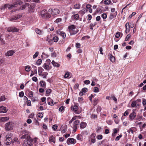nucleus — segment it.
Here are the masks:
<instances>
[{"mask_svg":"<svg viewBox=\"0 0 146 146\" xmlns=\"http://www.w3.org/2000/svg\"><path fill=\"white\" fill-rule=\"evenodd\" d=\"M122 135H119L117 136L115 139V140L116 141H118L120 138L121 137Z\"/></svg>","mask_w":146,"mask_h":146,"instance_id":"864d4df0","label":"nucleus"},{"mask_svg":"<svg viewBox=\"0 0 146 146\" xmlns=\"http://www.w3.org/2000/svg\"><path fill=\"white\" fill-rule=\"evenodd\" d=\"M111 98L113 100H114V101L116 102L117 103V99L115 97L113 96H111Z\"/></svg>","mask_w":146,"mask_h":146,"instance_id":"bf43d9fd","label":"nucleus"},{"mask_svg":"<svg viewBox=\"0 0 146 146\" xmlns=\"http://www.w3.org/2000/svg\"><path fill=\"white\" fill-rule=\"evenodd\" d=\"M97 24L96 22H95L94 23H92L90 24V29L91 30H93V27H94V26L96 25Z\"/></svg>","mask_w":146,"mask_h":146,"instance_id":"c85d7f7f","label":"nucleus"},{"mask_svg":"<svg viewBox=\"0 0 146 146\" xmlns=\"http://www.w3.org/2000/svg\"><path fill=\"white\" fill-rule=\"evenodd\" d=\"M96 134L93 133L90 136V139H91V141L93 143H94L96 142Z\"/></svg>","mask_w":146,"mask_h":146,"instance_id":"9b49d317","label":"nucleus"},{"mask_svg":"<svg viewBox=\"0 0 146 146\" xmlns=\"http://www.w3.org/2000/svg\"><path fill=\"white\" fill-rule=\"evenodd\" d=\"M80 123V121L78 120H76L73 122V126L72 127L74 129L75 131H76L78 125Z\"/></svg>","mask_w":146,"mask_h":146,"instance_id":"9d476101","label":"nucleus"},{"mask_svg":"<svg viewBox=\"0 0 146 146\" xmlns=\"http://www.w3.org/2000/svg\"><path fill=\"white\" fill-rule=\"evenodd\" d=\"M5 99V95H3L0 96V102L4 101Z\"/></svg>","mask_w":146,"mask_h":146,"instance_id":"f704fd0d","label":"nucleus"},{"mask_svg":"<svg viewBox=\"0 0 146 146\" xmlns=\"http://www.w3.org/2000/svg\"><path fill=\"white\" fill-rule=\"evenodd\" d=\"M21 134L22 136L20 137V138L24 139V143H27L29 146H31L33 140L29 135L27 131L23 130L21 132Z\"/></svg>","mask_w":146,"mask_h":146,"instance_id":"f257e3e1","label":"nucleus"},{"mask_svg":"<svg viewBox=\"0 0 146 146\" xmlns=\"http://www.w3.org/2000/svg\"><path fill=\"white\" fill-rule=\"evenodd\" d=\"M58 126L57 125H54L52 126V128L54 131H55L57 128Z\"/></svg>","mask_w":146,"mask_h":146,"instance_id":"3c124183","label":"nucleus"},{"mask_svg":"<svg viewBox=\"0 0 146 146\" xmlns=\"http://www.w3.org/2000/svg\"><path fill=\"white\" fill-rule=\"evenodd\" d=\"M38 51L36 52L35 54L33 55V58L34 59L36 58L38 56Z\"/></svg>","mask_w":146,"mask_h":146,"instance_id":"79ce46f5","label":"nucleus"},{"mask_svg":"<svg viewBox=\"0 0 146 146\" xmlns=\"http://www.w3.org/2000/svg\"><path fill=\"white\" fill-rule=\"evenodd\" d=\"M43 69L41 67H39L38 69V75L39 76L41 75V74L42 73V72L43 71Z\"/></svg>","mask_w":146,"mask_h":146,"instance_id":"5701e85b","label":"nucleus"},{"mask_svg":"<svg viewBox=\"0 0 146 146\" xmlns=\"http://www.w3.org/2000/svg\"><path fill=\"white\" fill-rule=\"evenodd\" d=\"M49 139L50 141L53 142L54 143H55V138L53 135H51V136H50L49 137Z\"/></svg>","mask_w":146,"mask_h":146,"instance_id":"393cba45","label":"nucleus"},{"mask_svg":"<svg viewBox=\"0 0 146 146\" xmlns=\"http://www.w3.org/2000/svg\"><path fill=\"white\" fill-rule=\"evenodd\" d=\"M19 29L16 28L15 27H8L7 30L9 32H19Z\"/></svg>","mask_w":146,"mask_h":146,"instance_id":"6e6552de","label":"nucleus"},{"mask_svg":"<svg viewBox=\"0 0 146 146\" xmlns=\"http://www.w3.org/2000/svg\"><path fill=\"white\" fill-rule=\"evenodd\" d=\"M94 91L95 92H98L99 91L98 88L97 87H95L94 88Z\"/></svg>","mask_w":146,"mask_h":146,"instance_id":"09e8293b","label":"nucleus"},{"mask_svg":"<svg viewBox=\"0 0 146 146\" xmlns=\"http://www.w3.org/2000/svg\"><path fill=\"white\" fill-rule=\"evenodd\" d=\"M51 63L54 66V67H58L60 66V64H59L55 62L54 60H52Z\"/></svg>","mask_w":146,"mask_h":146,"instance_id":"412c9836","label":"nucleus"},{"mask_svg":"<svg viewBox=\"0 0 146 146\" xmlns=\"http://www.w3.org/2000/svg\"><path fill=\"white\" fill-rule=\"evenodd\" d=\"M66 143L68 145L74 144L76 143V141L74 138H69L67 139Z\"/></svg>","mask_w":146,"mask_h":146,"instance_id":"1a4fd4ad","label":"nucleus"},{"mask_svg":"<svg viewBox=\"0 0 146 146\" xmlns=\"http://www.w3.org/2000/svg\"><path fill=\"white\" fill-rule=\"evenodd\" d=\"M101 16L104 19H105L107 17V15L106 13H103L102 14Z\"/></svg>","mask_w":146,"mask_h":146,"instance_id":"8fccbe9b","label":"nucleus"},{"mask_svg":"<svg viewBox=\"0 0 146 146\" xmlns=\"http://www.w3.org/2000/svg\"><path fill=\"white\" fill-rule=\"evenodd\" d=\"M49 12H50L53 15H57L59 12V10H49Z\"/></svg>","mask_w":146,"mask_h":146,"instance_id":"ddd939ff","label":"nucleus"},{"mask_svg":"<svg viewBox=\"0 0 146 146\" xmlns=\"http://www.w3.org/2000/svg\"><path fill=\"white\" fill-rule=\"evenodd\" d=\"M121 33L120 32H117L116 33V34L115 36V37L116 38H118L120 36Z\"/></svg>","mask_w":146,"mask_h":146,"instance_id":"4d7b16f0","label":"nucleus"},{"mask_svg":"<svg viewBox=\"0 0 146 146\" xmlns=\"http://www.w3.org/2000/svg\"><path fill=\"white\" fill-rule=\"evenodd\" d=\"M13 124L12 122H9L5 124V129L6 130H11L13 129Z\"/></svg>","mask_w":146,"mask_h":146,"instance_id":"423d86ee","label":"nucleus"},{"mask_svg":"<svg viewBox=\"0 0 146 146\" xmlns=\"http://www.w3.org/2000/svg\"><path fill=\"white\" fill-rule=\"evenodd\" d=\"M42 67L45 70H48L49 69V66L48 65L46 64V63H45L43 65Z\"/></svg>","mask_w":146,"mask_h":146,"instance_id":"bb28decb","label":"nucleus"},{"mask_svg":"<svg viewBox=\"0 0 146 146\" xmlns=\"http://www.w3.org/2000/svg\"><path fill=\"white\" fill-rule=\"evenodd\" d=\"M76 139L80 141H82L83 140V136L80 134H78L76 136Z\"/></svg>","mask_w":146,"mask_h":146,"instance_id":"6ab92c4d","label":"nucleus"},{"mask_svg":"<svg viewBox=\"0 0 146 146\" xmlns=\"http://www.w3.org/2000/svg\"><path fill=\"white\" fill-rule=\"evenodd\" d=\"M110 0H106L104 1V3L106 5H109L111 3Z\"/></svg>","mask_w":146,"mask_h":146,"instance_id":"e433bc0d","label":"nucleus"},{"mask_svg":"<svg viewBox=\"0 0 146 146\" xmlns=\"http://www.w3.org/2000/svg\"><path fill=\"white\" fill-rule=\"evenodd\" d=\"M143 104L144 106H146V100L143 99Z\"/></svg>","mask_w":146,"mask_h":146,"instance_id":"e2e57ef3","label":"nucleus"},{"mask_svg":"<svg viewBox=\"0 0 146 146\" xmlns=\"http://www.w3.org/2000/svg\"><path fill=\"white\" fill-rule=\"evenodd\" d=\"M7 110L6 108L3 106L0 107V113H6L7 111Z\"/></svg>","mask_w":146,"mask_h":146,"instance_id":"2eb2a0df","label":"nucleus"},{"mask_svg":"<svg viewBox=\"0 0 146 146\" xmlns=\"http://www.w3.org/2000/svg\"><path fill=\"white\" fill-rule=\"evenodd\" d=\"M68 29L69 30L70 33L71 35L76 34L78 31V30L73 25L69 26Z\"/></svg>","mask_w":146,"mask_h":146,"instance_id":"20e7f679","label":"nucleus"},{"mask_svg":"<svg viewBox=\"0 0 146 146\" xmlns=\"http://www.w3.org/2000/svg\"><path fill=\"white\" fill-rule=\"evenodd\" d=\"M19 96L21 98L23 97L24 95V93L23 91H21L19 93Z\"/></svg>","mask_w":146,"mask_h":146,"instance_id":"49530a36","label":"nucleus"},{"mask_svg":"<svg viewBox=\"0 0 146 146\" xmlns=\"http://www.w3.org/2000/svg\"><path fill=\"white\" fill-rule=\"evenodd\" d=\"M137 103V106H139V103H140L141 102V100L139 99H137L135 101Z\"/></svg>","mask_w":146,"mask_h":146,"instance_id":"5fc2aeb1","label":"nucleus"},{"mask_svg":"<svg viewBox=\"0 0 146 146\" xmlns=\"http://www.w3.org/2000/svg\"><path fill=\"white\" fill-rule=\"evenodd\" d=\"M39 84L40 86L42 87H45L46 84V82L43 81H40Z\"/></svg>","mask_w":146,"mask_h":146,"instance_id":"a878e982","label":"nucleus"},{"mask_svg":"<svg viewBox=\"0 0 146 146\" xmlns=\"http://www.w3.org/2000/svg\"><path fill=\"white\" fill-rule=\"evenodd\" d=\"M64 110V107L62 106L60 107L59 109V111L61 112L63 111Z\"/></svg>","mask_w":146,"mask_h":146,"instance_id":"774afa93","label":"nucleus"},{"mask_svg":"<svg viewBox=\"0 0 146 146\" xmlns=\"http://www.w3.org/2000/svg\"><path fill=\"white\" fill-rule=\"evenodd\" d=\"M125 28H126L125 33H127L130 31V28L129 27H125Z\"/></svg>","mask_w":146,"mask_h":146,"instance_id":"680f3d73","label":"nucleus"},{"mask_svg":"<svg viewBox=\"0 0 146 146\" xmlns=\"http://www.w3.org/2000/svg\"><path fill=\"white\" fill-rule=\"evenodd\" d=\"M110 61L112 62H113L115 61V57L111 55L110 57Z\"/></svg>","mask_w":146,"mask_h":146,"instance_id":"c9c22d12","label":"nucleus"},{"mask_svg":"<svg viewBox=\"0 0 146 146\" xmlns=\"http://www.w3.org/2000/svg\"><path fill=\"white\" fill-rule=\"evenodd\" d=\"M48 74V73L47 72H43L41 74V76H42L43 78H46L47 75Z\"/></svg>","mask_w":146,"mask_h":146,"instance_id":"c756f323","label":"nucleus"},{"mask_svg":"<svg viewBox=\"0 0 146 146\" xmlns=\"http://www.w3.org/2000/svg\"><path fill=\"white\" fill-rule=\"evenodd\" d=\"M36 33L39 35H41L42 34V31L40 29H38V28H36L35 30Z\"/></svg>","mask_w":146,"mask_h":146,"instance_id":"cd10ccee","label":"nucleus"},{"mask_svg":"<svg viewBox=\"0 0 146 146\" xmlns=\"http://www.w3.org/2000/svg\"><path fill=\"white\" fill-rule=\"evenodd\" d=\"M91 6L90 4H88L86 5V7L88 9H91Z\"/></svg>","mask_w":146,"mask_h":146,"instance_id":"0e129e2a","label":"nucleus"},{"mask_svg":"<svg viewBox=\"0 0 146 146\" xmlns=\"http://www.w3.org/2000/svg\"><path fill=\"white\" fill-rule=\"evenodd\" d=\"M86 123L85 122H82L80 124V128L81 129H82L86 127Z\"/></svg>","mask_w":146,"mask_h":146,"instance_id":"4be33fe9","label":"nucleus"},{"mask_svg":"<svg viewBox=\"0 0 146 146\" xmlns=\"http://www.w3.org/2000/svg\"><path fill=\"white\" fill-rule=\"evenodd\" d=\"M31 7V5H30L29 3H26L24 5H22V9H33V8L32 7L30 8Z\"/></svg>","mask_w":146,"mask_h":146,"instance_id":"f8f14e48","label":"nucleus"},{"mask_svg":"<svg viewBox=\"0 0 146 146\" xmlns=\"http://www.w3.org/2000/svg\"><path fill=\"white\" fill-rule=\"evenodd\" d=\"M58 40V38L57 36L54 37L52 39V41L55 42H57Z\"/></svg>","mask_w":146,"mask_h":146,"instance_id":"4c0bfd02","label":"nucleus"},{"mask_svg":"<svg viewBox=\"0 0 146 146\" xmlns=\"http://www.w3.org/2000/svg\"><path fill=\"white\" fill-rule=\"evenodd\" d=\"M81 134H82V136L85 135H87L88 134V132L87 131H82Z\"/></svg>","mask_w":146,"mask_h":146,"instance_id":"ea45409f","label":"nucleus"},{"mask_svg":"<svg viewBox=\"0 0 146 146\" xmlns=\"http://www.w3.org/2000/svg\"><path fill=\"white\" fill-rule=\"evenodd\" d=\"M0 119L2 121H6L9 119V117H1Z\"/></svg>","mask_w":146,"mask_h":146,"instance_id":"7c9ffc66","label":"nucleus"},{"mask_svg":"<svg viewBox=\"0 0 146 146\" xmlns=\"http://www.w3.org/2000/svg\"><path fill=\"white\" fill-rule=\"evenodd\" d=\"M33 92L30 91L29 93V97L32 98L33 96Z\"/></svg>","mask_w":146,"mask_h":146,"instance_id":"a19ab883","label":"nucleus"},{"mask_svg":"<svg viewBox=\"0 0 146 146\" xmlns=\"http://www.w3.org/2000/svg\"><path fill=\"white\" fill-rule=\"evenodd\" d=\"M13 135L11 133H8V134L6 136L5 138H6L5 141V143L7 145H9L12 142L13 143L14 141H13L12 139Z\"/></svg>","mask_w":146,"mask_h":146,"instance_id":"7ed1b4c3","label":"nucleus"},{"mask_svg":"<svg viewBox=\"0 0 146 146\" xmlns=\"http://www.w3.org/2000/svg\"><path fill=\"white\" fill-rule=\"evenodd\" d=\"M84 93L87 92L88 91V89L87 88H84L82 89L81 90Z\"/></svg>","mask_w":146,"mask_h":146,"instance_id":"a18cd8bd","label":"nucleus"},{"mask_svg":"<svg viewBox=\"0 0 146 146\" xmlns=\"http://www.w3.org/2000/svg\"><path fill=\"white\" fill-rule=\"evenodd\" d=\"M71 110L74 111V112L77 114L80 113L81 112V111L79 108L78 106L76 105H74L73 107H71Z\"/></svg>","mask_w":146,"mask_h":146,"instance_id":"0eeeda50","label":"nucleus"},{"mask_svg":"<svg viewBox=\"0 0 146 146\" xmlns=\"http://www.w3.org/2000/svg\"><path fill=\"white\" fill-rule=\"evenodd\" d=\"M57 33L58 34L64 38L66 37V34L64 32L58 31H57Z\"/></svg>","mask_w":146,"mask_h":146,"instance_id":"dca6fc26","label":"nucleus"},{"mask_svg":"<svg viewBox=\"0 0 146 146\" xmlns=\"http://www.w3.org/2000/svg\"><path fill=\"white\" fill-rule=\"evenodd\" d=\"M13 1H15V3L13 5H9L5 4L2 5L0 9H5L8 8L9 9H15L17 7V5H21L23 3L20 0H12ZM27 2H29L31 0H26Z\"/></svg>","mask_w":146,"mask_h":146,"instance_id":"f03ea898","label":"nucleus"},{"mask_svg":"<svg viewBox=\"0 0 146 146\" xmlns=\"http://www.w3.org/2000/svg\"><path fill=\"white\" fill-rule=\"evenodd\" d=\"M84 83L86 84H88L90 83V81L88 80H86L84 81Z\"/></svg>","mask_w":146,"mask_h":146,"instance_id":"052dcab7","label":"nucleus"},{"mask_svg":"<svg viewBox=\"0 0 146 146\" xmlns=\"http://www.w3.org/2000/svg\"><path fill=\"white\" fill-rule=\"evenodd\" d=\"M74 8L76 9H79L80 8V5L79 4H76L74 5Z\"/></svg>","mask_w":146,"mask_h":146,"instance_id":"58836bf2","label":"nucleus"},{"mask_svg":"<svg viewBox=\"0 0 146 146\" xmlns=\"http://www.w3.org/2000/svg\"><path fill=\"white\" fill-rule=\"evenodd\" d=\"M48 41V43L50 44H52V40L51 39H48L46 40Z\"/></svg>","mask_w":146,"mask_h":146,"instance_id":"69168bd1","label":"nucleus"},{"mask_svg":"<svg viewBox=\"0 0 146 146\" xmlns=\"http://www.w3.org/2000/svg\"><path fill=\"white\" fill-rule=\"evenodd\" d=\"M31 67L29 65L25 67V70L27 72H29L31 70Z\"/></svg>","mask_w":146,"mask_h":146,"instance_id":"72a5a7b5","label":"nucleus"},{"mask_svg":"<svg viewBox=\"0 0 146 146\" xmlns=\"http://www.w3.org/2000/svg\"><path fill=\"white\" fill-rule=\"evenodd\" d=\"M130 37L131 35L130 34H128L125 38V40L126 41H128L129 40V39L130 38Z\"/></svg>","mask_w":146,"mask_h":146,"instance_id":"de8ad7c7","label":"nucleus"},{"mask_svg":"<svg viewBox=\"0 0 146 146\" xmlns=\"http://www.w3.org/2000/svg\"><path fill=\"white\" fill-rule=\"evenodd\" d=\"M78 101L80 103H82L83 102V98L82 97L78 98Z\"/></svg>","mask_w":146,"mask_h":146,"instance_id":"603ef678","label":"nucleus"},{"mask_svg":"<svg viewBox=\"0 0 146 146\" xmlns=\"http://www.w3.org/2000/svg\"><path fill=\"white\" fill-rule=\"evenodd\" d=\"M42 63V60L40 59L38 60L36 62V63L38 65H40Z\"/></svg>","mask_w":146,"mask_h":146,"instance_id":"37998d69","label":"nucleus"},{"mask_svg":"<svg viewBox=\"0 0 146 146\" xmlns=\"http://www.w3.org/2000/svg\"><path fill=\"white\" fill-rule=\"evenodd\" d=\"M40 15L45 18H49L51 17L50 15L48 12L46 10H42L40 11Z\"/></svg>","mask_w":146,"mask_h":146,"instance_id":"39448f33","label":"nucleus"},{"mask_svg":"<svg viewBox=\"0 0 146 146\" xmlns=\"http://www.w3.org/2000/svg\"><path fill=\"white\" fill-rule=\"evenodd\" d=\"M137 106H137V103L135 101H134L132 102L131 104V106L132 108H134L135 107L137 108Z\"/></svg>","mask_w":146,"mask_h":146,"instance_id":"b1692460","label":"nucleus"},{"mask_svg":"<svg viewBox=\"0 0 146 146\" xmlns=\"http://www.w3.org/2000/svg\"><path fill=\"white\" fill-rule=\"evenodd\" d=\"M129 116L130 119L133 120L136 116V113L133 111L129 114Z\"/></svg>","mask_w":146,"mask_h":146,"instance_id":"4468645a","label":"nucleus"},{"mask_svg":"<svg viewBox=\"0 0 146 146\" xmlns=\"http://www.w3.org/2000/svg\"><path fill=\"white\" fill-rule=\"evenodd\" d=\"M103 137L101 135H99L97 136V138L98 139H101Z\"/></svg>","mask_w":146,"mask_h":146,"instance_id":"13d9d810","label":"nucleus"},{"mask_svg":"<svg viewBox=\"0 0 146 146\" xmlns=\"http://www.w3.org/2000/svg\"><path fill=\"white\" fill-rule=\"evenodd\" d=\"M51 92V90L50 89H48L46 91V96H48L50 94Z\"/></svg>","mask_w":146,"mask_h":146,"instance_id":"2f4dec72","label":"nucleus"},{"mask_svg":"<svg viewBox=\"0 0 146 146\" xmlns=\"http://www.w3.org/2000/svg\"><path fill=\"white\" fill-rule=\"evenodd\" d=\"M38 117L40 118H42L43 116V114L41 113H38Z\"/></svg>","mask_w":146,"mask_h":146,"instance_id":"6e6d98bb","label":"nucleus"},{"mask_svg":"<svg viewBox=\"0 0 146 146\" xmlns=\"http://www.w3.org/2000/svg\"><path fill=\"white\" fill-rule=\"evenodd\" d=\"M70 74L69 72H66L64 76V77L65 78H67L69 77Z\"/></svg>","mask_w":146,"mask_h":146,"instance_id":"338daca9","label":"nucleus"},{"mask_svg":"<svg viewBox=\"0 0 146 146\" xmlns=\"http://www.w3.org/2000/svg\"><path fill=\"white\" fill-rule=\"evenodd\" d=\"M117 12H115V13H111L110 14V15L109 17V19L110 20L114 18V17H115L116 16V15H117Z\"/></svg>","mask_w":146,"mask_h":146,"instance_id":"a211bd4d","label":"nucleus"},{"mask_svg":"<svg viewBox=\"0 0 146 146\" xmlns=\"http://www.w3.org/2000/svg\"><path fill=\"white\" fill-rule=\"evenodd\" d=\"M47 100L48 101H50V102H49L48 103V104L49 105L52 106L54 105L53 101L50 97H48V98Z\"/></svg>","mask_w":146,"mask_h":146,"instance_id":"aec40b11","label":"nucleus"},{"mask_svg":"<svg viewBox=\"0 0 146 146\" xmlns=\"http://www.w3.org/2000/svg\"><path fill=\"white\" fill-rule=\"evenodd\" d=\"M72 16L74 17V19L75 20H77L79 19V15L78 14L73 15Z\"/></svg>","mask_w":146,"mask_h":146,"instance_id":"473e14b6","label":"nucleus"},{"mask_svg":"<svg viewBox=\"0 0 146 146\" xmlns=\"http://www.w3.org/2000/svg\"><path fill=\"white\" fill-rule=\"evenodd\" d=\"M15 53V52L12 50H9L7 52L5 55L7 56H11L13 55Z\"/></svg>","mask_w":146,"mask_h":146,"instance_id":"f3484780","label":"nucleus"},{"mask_svg":"<svg viewBox=\"0 0 146 146\" xmlns=\"http://www.w3.org/2000/svg\"><path fill=\"white\" fill-rule=\"evenodd\" d=\"M98 100V98L95 99L94 100V105L96 106L97 104V101Z\"/></svg>","mask_w":146,"mask_h":146,"instance_id":"c03bdc74","label":"nucleus"}]
</instances>
